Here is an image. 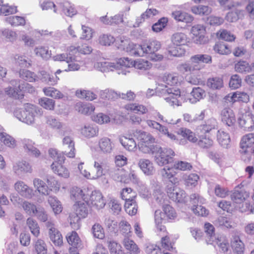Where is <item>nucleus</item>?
<instances>
[{
  "label": "nucleus",
  "mask_w": 254,
  "mask_h": 254,
  "mask_svg": "<svg viewBox=\"0 0 254 254\" xmlns=\"http://www.w3.org/2000/svg\"><path fill=\"white\" fill-rule=\"evenodd\" d=\"M130 48V54L136 56L143 57L147 55L150 60L154 62L161 61L163 59L162 55L156 54L161 48L160 42L157 40H152L142 45L128 44Z\"/></svg>",
  "instance_id": "obj_1"
},
{
  "label": "nucleus",
  "mask_w": 254,
  "mask_h": 254,
  "mask_svg": "<svg viewBox=\"0 0 254 254\" xmlns=\"http://www.w3.org/2000/svg\"><path fill=\"white\" fill-rule=\"evenodd\" d=\"M43 114L41 109L29 103L25 104L23 108L16 109L13 112L19 121L29 125L34 124L36 118L42 116Z\"/></svg>",
  "instance_id": "obj_2"
},
{
  "label": "nucleus",
  "mask_w": 254,
  "mask_h": 254,
  "mask_svg": "<svg viewBox=\"0 0 254 254\" xmlns=\"http://www.w3.org/2000/svg\"><path fill=\"white\" fill-rule=\"evenodd\" d=\"M150 154L154 156L155 162L160 166L172 162L175 155L171 148H162L159 145H155Z\"/></svg>",
  "instance_id": "obj_3"
},
{
  "label": "nucleus",
  "mask_w": 254,
  "mask_h": 254,
  "mask_svg": "<svg viewBox=\"0 0 254 254\" xmlns=\"http://www.w3.org/2000/svg\"><path fill=\"white\" fill-rule=\"evenodd\" d=\"M136 134L139 150L144 153H150L156 145L151 144L155 142V138L150 133L141 130L136 132Z\"/></svg>",
  "instance_id": "obj_4"
},
{
  "label": "nucleus",
  "mask_w": 254,
  "mask_h": 254,
  "mask_svg": "<svg viewBox=\"0 0 254 254\" xmlns=\"http://www.w3.org/2000/svg\"><path fill=\"white\" fill-rule=\"evenodd\" d=\"M240 152L243 155H246V158L242 159L246 161L249 160L252 154L254 155V133H250L244 135L240 142Z\"/></svg>",
  "instance_id": "obj_5"
},
{
  "label": "nucleus",
  "mask_w": 254,
  "mask_h": 254,
  "mask_svg": "<svg viewBox=\"0 0 254 254\" xmlns=\"http://www.w3.org/2000/svg\"><path fill=\"white\" fill-rule=\"evenodd\" d=\"M190 202L192 204L191 210L198 216H206L209 211L201 204L205 202V199L197 193H193L190 195Z\"/></svg>",
  "instance_id": "obj_6"
},
{
  "label": "nucleus",
  "mask_w": 254,
  "mask_h": 254,
  "mask_svg": "<svg viewBox=\"0 0 254 254\" xmlns=\"http://www.w3.org/2000/svg\"><path fill=\"white\" fill-rule=\"evenodd\" d=\"M162 93L167 96L164 97L165 100L171 106H181L184 100L183 97L181 95L180 90L167 88L162 90Z\"/></svg>",
  "instance_id": "obj_7"
},
{
  "label": "nucleus",
  "mask_w": 254,
  "mask_h": 254,
  "mask_svg": "<svg viewBox=\"0 0 254 254\" xmlns=\"http://www.w3.org/2000/svg\"><path fill=\"white\" fill-rule=\"evenodd\" d=\"M168 185L167 187V192L170 198L177 202H185L187 197L185 191L178 188H176L173 184Z\"/></svg>",
  "instance_id": "obj_8"
},
{
  "label": "nucleus",
  "mask_w": 254,
  "mask_h": 254,
  "mask_svg": "<svg viewBox=\"0 0 254 254\" xmlns=\"http://www.w3.org/2000/svg\"><path fill=\"white\" fill-rule=\"evenodd\" d=\"M10 86L4 89L5 93L10 97L19 99L20 92L24 88L22 82L19 79H13L9 81Z\"/></svg>",
  "instance_id": "obj_9"
},
{
  "label": "nucleus",
  "mask_w": 254,
  "mask_h": 254,
  "mask_svg": "<svg viewBox=\"0 0 254 254\" xmlns=\"http://www.w3.org/2000/svg\"><path fill=\"white\" fill-rule=\"evenodd\" d=\"M85 202L88 204V205H91L97 209L103 208L106 204L102 193L98 190L92 191L90 193H89L88 201H85Z\"/></svg>",
  "instance_id": "obj_10"
},
{
  "label": "nucleus",
  "mask_w": 254,
  "mask_h": 254,
  "mask_svg": "<svg viewBox=\"0 0 254 254\" xmlns=\"http://www.w3.org/2000/svg\"><path fill=\"white\" fill-rule=\"evenodd\" d=\"M193 56L190 58L189 62L182 64L179 65V69L183 72H189L191 74L196 73L203 67V65L197 63Z\"/></svg>",
  "instance_id": "obj_11"
},
{
  "label": "nucleus",
  "mask_w": 254,
  "mask_h": 254,
  "mask_svg": "<svg viewBox=\"0 0 254 254\" xmlns=\"http://www.w3.org/2000/svg\"><path fill=\"white\" fill-rule=\"evenodd\" d=\"M191 32L193 35V40L197 44H204L207 42L208 38L205 36V28L202 25H196L192 27Z\"/></svg>",
  "instance_id": "obj_12"
},
{
  "label": "nucleus",
  "mask_w": 254,
  "mask_h": 254,
  "mask_svg": "<svg viewBox=\"0 0 254 254\" xmlns=\"http://www.w3.org/2000/svg\"><path fill=\"white\" fill-rule=\"evenodd\" d=\"M46 226L48 229V234L51 241L56 246L63 244V237L60 231L55 227L54 223L51 221H48Z\"/></svg>",
  "instance_id": "obj_13"
},
{
  "label": "nucleus",
  "mask_w": 254,
  "mask_h": 254,
  "mask_svg": "<svg viewBox=\"0 0 254 254\" xmlns=\"http://www.w3.org/2000/svg\"><path fill=\"white\" fill-rule=\"evenodd\" d=\"M66 239L69 245L71 246L69 248L70 253L82 248L81 241L75 231H73L68 233L66 236Z\"/></svg>",
  "instance_id": "obj_14"
},
{
  "label": "nucleus",
  "mask_w": 254,
  "mask_h": 254,
  "mask_svg": "<svg viewBox=\"0 0 254 254\" xmlns=\"http://www.w3.org/2000/svg\"><path fill=\"white\" fill-rule=\"evenodd\" d=\"M14 189L20 195L26 198H31L34 195L33 189L23 181H17L14 184Z\"/></svg>",
  "instance_id": "obj_15"
},
{
  "label": "nucleus",
  "mask_w": 254,
  "mask_h": 254,
  "mask_svg": "<svg viewBox=\"0 0 254 254\" xmlns=\"http://www.w3.org/2000/svg\"><path fill=\"white\" fill-rule=\"evenodd\" d=\"M238 123L240 126L245 130H252L254 129V117L250 114L242 115L238 118Z\"/></svg>",
  "instance_id": "obj_16"
},
{
  "label": "nucleus",
  "mask_w": 254,
  "mask_h": 254,
  "mask_svg": "<svg viewBox=\"0 0 254 254\" xmlns=\"http://www.w3.org/2000/svg\"><path fill=\"white\" fill-rule=\"evenodd\" d=\"M21 141L24 151L28 154L35 157L40 155V151L34 146L35 143L32 140L24 138Z\"/></svg>",
  "instance_id": "obj_17"
},
{
  "label": "nucleus",
  "mask_w": 254,
  "mask_h": 254,
  "mask_svg": "<svg viewBox=\"0 0 254 254\" xmlns=\"http://www.w3.org/2000/svg\"><path fill=\"white\" fill-rule=\"evenodd\" d=\"M231 197L235 203H241L249 197V193L243 189L237 187L233 190Z\"/></svg>",
  "instance_id": "obj_18"
},
{
  "label": "nucleus",
  "mask_w": 254,
  "mask_h": 254,
  "mask_svg": "<svg viewBox=\"0 0 254 254\" xmlns=\"http://www.w3.org/2000/svg\"><path fill=\"white\" fill-rule=\"evenodd\" d=\"M63 145L66 149L64 154L69 158H73L75 153L74 142L72 138L70 136H65L63 139Z\"/></svg>",
  "instance_id": "obj_19"
},
{
  "label": "nucleus",
  "mask_w": 254,
  "mask_h": 254,
  "mask_svg": "<svg viewBox=\"0 0 254 254\" xmlns=\"http://www.w3.org/2000/svg\"><path fill=\"white\" fill-rule=\"evenodd\" d=\"M221 116L222 121L229 127L233 126L236 122L235 114L230 108H226L222 110Z\"/></svg>",
  "instance_id": "obj_20"
},
{
  "label": "nucleus",
  "mask_w": 254,
  "mask_h": 254,
  "mask_svg": "<svg viewBox=\"0 0 254 254\" xmlns=\"http://www.w3.org/2000/svg\"><path fill=\"white\" fill-rule=\"evenodd\" d=\"M98 146L100 151L103 154L111 153L114 147V145L111 140L107 137H104L99 140Z\"/></svg>",
  "instance_id": "obj_21"
},
{
  "label": "nucleus",
  "mask_w": 254,
  "mask_h": 254,
  "mask_svg": "<svg viewBox=\"0 0 254 254\" xmlns=\"http://www.w3.org/2000/svg\"><path fill=\"white\" fill-rule=\"evenodd\" d=\"M216 138L218 142L222 147L225 148L230 147L231 139L228 133L223 129H219L217 131Z\"/></svg>",
  "instance_id": "obj_22"
},
{
  "label": "nucleus",
  "mask_w": 254,
  "mask_h": 254,
  "mask_svg": "<svg viewBox=\"0 0 254 254\" xmlns=\"http://www.w3.org/2000/svg\"><path fill=\"white\" fill-rule=\"evenodd\" d=\"M71 198L73 200L82 199L83 200L88 201L89 196V191L84 190H82L78 187H73L70 191Z\"/></svg>",
  "instance_id": "obj_23"
},
{
  "label": "nucleus",
  "mask_w": 254,
  "mask_h": 254,
  "mask_svg": "<svg viewBox=\"0 0 254 254\" xmlns=\"http://www.w3.org/2000/svg\"><path fill=\"white\" fill-rule=\"evenodd\" d=\"M138 165L146 175H152L155 172L153 163L149 159L144 158L139 159Z\"/></svg>",
  "instance_id": "obj_24"
},
{
  "label": "nucleus",
  "mask_w": 254,
  "mask_h": 254,
  "mask_svg": "<svg viewBox=\"0 0 254 254\" xmlns=\"http://www.w3.org/2000/svg\"><path fill=\"white\" fill-rule=\"evenodd\" d=\"M94 169L92 171V180L98 179L105 175V164L100 161H95Z\"/></svg>",
  "instance_id": "obj_25"
},
{
  "label": "nucleus",
  "mask_w": 254,
  "mask_h": 254,
  "mask_svg": "<svg viewBox=\"0 0 254 254\" xmlns=\"http://www.w3.org/2000/svg\"><path fill=\"white\" fill-rule=\"evenodd\" d=\"M13 171L18 175L23 173H30L32 171L31 165L25 161H21L16 163L13 167Z\"/></svg>",
  "instance_id": "obj_26"
},
{
  "label": "nucleus",
  "mask_w": 254,
  "mask_h": 254,
  "mask_svg": "<svg viewBox=\"0 0 254 254\" xmlns=\"http://www.w3.org/2000/svg\"><path fill=\"white\" fill-rule=\"evenodd\" d=\"M63 162H54L51 165V168L53 172L58 174L59 176L67 178L69 176L68 170L64 167L62 163Z\"/></svg>",
  "instance_id": "obj_27"
},
{
  "label": "nucleus",
  "mask_w": 254,
  "mask_h": 254,
  "mask_svg": "<svg viewBox=\"0 0 254 254\" xmlns=\"http://www.w3.org/2000/svg\"><path fill=\"white\" fill-rule=\"evenodd\" d=\"M98 128L90 125H85L80 129V133L84 137L90 138L96 136L98 134Z\"/></svg>",
  "instance_id": "obj_28"
},
{
  "label": "nucleus",
  "mask_w": 254,
  "mask_h": 254,
  "mask_svg": "<svg viewBox=\"0 0 254 254\" xmlns=\"http://www.w3.org/2000/svg\"><path fill=\"white\" fill-rule=\"evenodd\" d=\"M171 15L176 21L186 23H190L193 19L191 15L181 10H175L172 12Z\"/></svg>",
  "instance_id": "obj_29"
},
{
  "label": "nucleus",
  "mask_w": 254,
  "mask_h": 254,
  "mask_svg": "<svg viewBox=\"0 0 254 254\" xmlns=\"http://www.w3.org/2000/svg\"><path fill=\"white\" fill-rule=\"evenodd\" d=\"M158 13V11L155 8H148L140 16L136 19L135 25L139 26V24L144 22L146 19L152 18Z\"/></svg>",
  "instance_id": "obj_30"
},
{
  "label": "nucleus",
  "mask_w": 254,
  "mask_h": 254,
  "mask_svg": "<svg viewBox=\"0 0 254 254\" xmlns=\"http://www.w3.org/2000/svg\"><path fill=\"white\" fill-rule=\"evenodd\" d=\"M59 7L66 16L72 17L77 13V10L74 5L68 1L59 4Z\"/></svg>",
  "instance_id": "obj_31"
},
{
  "label": "nucleus",
  "mask_w": 254,
  "mask_h": 254,
  "mask_svg": "<svg viewBox=\"0 0 254 254\" xmlns=\"http://www.w3.org/2000/svg\"><path fill=\"white\" fill-rule=\"evenodd\" d=\"M33 186L36 190L43 195H49L51 190L48 189L45 183L39 178H35L33 180Z\"/></svg>",
  "instance_id": "obj_32"
},
{
  "label": "nucleus",
  "mask_w": 254,
  "mask_h": 254,
  "mask_svg": "<svg viewBox=\"0 0 254 254\" xmlns=\"http://www.w3.org/2000/svg\"><path fill=\"white\" fill-rule=\"evenodd\" d=\"M244 15V11L239 8H235L229 12L225 16L226 20L229 22H236L238 19L242 18Z\"/></svg>",
  "instance_id": "obj_33"
},
{
  "label": "nucleus",
  "mask_w": 254,
  "mask_h": 254,
  "mask_svg": "<svg viewBox=\"0 0 254 254\" xmlns=\"http://www.w3.org/2000/svg\"><path fill=\"white\" fill-rule=\"evenodd\" d=\"M164 82L171 86L177 85L181 81V77L176 73H166L164 75Z\"/></svg>",
  "instance_id": "obj_34"
},
{
  "label": "nucleus",
  "mask_w": 254,
  "mask_h": 254,
  "mask_svg": "<svg viewBox=\"0 0 254 254\" xmlns=\"http://www.w3.org/2000/svg\"><path fill=\"white\" fill-rule=\"evenodd\" d=\"M123 244L125 248L127 251H129L131 254H138L140 253V249L138 246L129 237H125L124 239Z\"/></svg>",
  "instance_id": "obj_35"
},
{
  "label": "nucleus",
  "mask_w": 254,
  "mask_h": 254,
  "mask_svg": "<svg viewBox=\"0 0 254 254\" xmlns=\"http://www.w3.org/2000/svg\"><path fill=\"white\" fill-rule=\"evenodd\" d=\"M207 86L212 90H219L224 85L223 78L221 77L209 78L206 82Z\"/></svg>",
  "instance_id": "obj_36"
},
{
  "label": "nucleus",
  "mask_w": 254,
  "mask_h": 254,
  "mask_svg": "<svg viewBox=\"0 0 254 254\" xmlns=\"http://www.w3.org/2000/svg\"><path fill=\"white\" fill-rule=\"evenodd\" d=\"M231 246L234 252L237 254H242L244 253V245L238 236L234 235L232 236Z\"/></svg>",
  "instance_id": "obj_37"
},
{
  "label": "nucleus",
  "mask_w": 254,
  "mask_h": 254,
  "mask_svg": "<svg viewBox=\"0 0 254 254\" xmlns=\"http://www.w3.org/2000/svg\"><path fill=\"white\" fill-rule=\"evenodd\" d=\"M87 205H88V204L85 202H78L77 203L75 204L73 206L75 213L81 218L86 217L88 212Z\"/></svg>",
  "instance_id": "obj_38"
},
{
  "label": "nucleus",
  "mask_w": 254,
  "mask_h": 254,
  "mask_svg": "<svg viewBox=\"0 0 254 254\" xmlns=\"http://www.w3.org/2000/svg\"><path fill=\"white\" fill-rule=\"evenodd\" d=\"M125 108L136 114H144L148 112L145 106L136 103H129L125 105Z\"/></svg>",
  "instance_id": "obj_39"
},
{
  "label": "nucleus",
  "mask_w": 254,
  "mask_h": 254,
  "mask_svg": "<svg viewBox=\"0 0 254 254\" xmlns=\"http://www.w3.org/2000/svg\"><path fill=\"white\" fill-rule=\"evenodd\" d=\"M191 11L195 14L207 15L211 13L212 12V9L208 6L199 5L198 6H193L191 7Z\"/></svg>",
  "instance_id": "obj_40"
},
{
  "label": "nucleus",
  "mask_w": 254,
  "mask_h": 254,
  "mask_svg": "<svg viewBox=\"0 0 254 254\" xmlns=\"http://www.w3.org/2000/svg\"><path fill=\"white\" fill-rule=\"evenodd\" d=\"M177 132L178 134L182 135L184 138H186L191 142L194 143L197 140V138L195 136L194 133L189 129L182 127L180 128Z\"/></svg>",
  "instance_id": "obj_41"
},
{
  "label": "nucleus",
  "mask_w": 254,
  "mask_h": 254,
  "mask_svg": "<svg viewBox=\"0 0 254 254\" xmlns=\"http://www.w3.org/2000/svg\"><path fill=\"white\" fill-rule=\"evenodd\" d=\"M45 95L55 99H62L64 94L59 90L52 87H45L43 89Z\"/></svg>",
  "instance_id": "obj_42"
},
{
  "label": "nucleus",
  "mask_w": 254,
  "mask_h": 254,
  "mask_svg": "<svg viewBox=\"0 0 254 254\" xmlns=\"http://www.w3.org/2000/svg\"><path fill=\"white\" fill-rule=\"evenodd\" d=\"M235 70L241 73H247L251 72V65L246 61H240L235 64Z\"/></svg>",
  "instance_id": "obj_43"
},
{
  "label": "nucleus",
  "mask_w": 254,
  "mask_h": 254,
  "mask_svg": "<svg viewBox=\"0 0 254 254\" xmlns=\"http://www.w3.org/2000/svg\"><path fill=\"white\" fill-rule=\"evenodd\" d=\"M19 76L21 78L29 82L36 81L38 78L34 72L24 69L19 71Z\"/></svg>",
  "instance_id": "obj_44"
},
{
  "label": "nucleus",
  "mask_w": 254,
  "mask_h": 254,
  "mask_svg": "<svg viewBox=\"0 0 254 254\" xmlns=\"http://www.w3.org/2000/svg\"><path fill=\"white\" fill-rule=\"evenodd\" d=\"M46 123L49 127L54 129H60L63 127V123L52 116L46 117Z\"/></svg>",
  "instance_id": "obj_45"
},
{
  "label": "nucleus",
  "mask_w": 254,
  "mask_h": 254,
  "mask_svg": "<svg viewBox=\"0 0 254 254\" xmlns=\"http://www.w3.org/2000/svg\"><path fill=\"white\" fill-rule=\"evenodd\" d=\"M26 224L30 229L31 233L35 237L40 234V228L37 221L31 217L28 218L26 220Z\"/></svg>",
  "instance_id": "obj_46"
},
{
  "label": "nucleus",
  "mask_w": 254,
  "mask_h": 254,
  "mask_svg": "<svg viewBox=\"0 0 254 254\" xmlns=\"http://www.w3.org/2000/svg\"><path fill=\"white\" fill-rule=\"evenodd\" d=\"M217 126L216 119L211 118L207 120L204 124L200 126V129L202 133H207Z\"/></svg>",
  "instance_id": "obj_47"
},
{
  "label": "nucleus",
  "mask_w": 254,
  "mask_h": 254,
  "mask_svg": "<svg viewBox=\"0 0 254 254\" xmlns=\"http://www.w3.org/2000/svg\"><path fill=\"white\" fill-rule=\"evenodd\" d=\"M137 205L134 199L127 200L125 203V209L130 215H135L137 211Z\"/></svg>",
  "instance_id": "obj_48"
},
{
  "label": "nucleus",
  "mask_w": 254,
  "mask_h": 254,
  "mask_svg": "<svg viewBox=\"0 0 254 254\" xmlns=\"http://www.w3.org/2000/svg\"><path fill=\"white\" fill-rule=\"evenodd\" d=\"M99 93L100 97L103 99H113L119 98V96L121 95L120 92L117 93L109 89L100 90Z\"/></svg>",
  "instance_id": "obj_49"
},
{
  "label": "nucleus",
  "mask_w": 254,
  "mask_h": 254,
  "mask_svg": "<svg viewBox=\"0 0 254 254\" xmlns=\"http://www.w3.org/2000/svg\"><path fill=\"white\" fill-rule=\"evenodd\" d=\"M76 110L82 114L88 115L94 111L95 108L91 104L77 103L76 105Z\"/></svg>",
  "instance_id": "obj_50"
},
{
  "label": "nucleus",
  "mask_w": 254,
  "mask_h": 254,
  "mask_svg": "<svg viewBox=\"0 0 254 254\" xmlns=\"http://www.w3.org/2000/svg\"><path fill=\"white\" fill-rule=\"evenodd\" d=\"M120 141L122 145L129 151H133L136 147V143L132 138L123 137L120 139Z\"/></svg>",
  "instance_id": "obj_51"
},
{
  "label": "nucleus",
  "mask_w": 254,
  "mask_h": 254,
  "mask_svg": "<svg viewBox=\"0 0 254 254\" xmlns=\"http://www.w3.org/2000/svg\"><path fill=\"white\" fill-rule=\"evenodd\" d=\"M213 50L216 53L220 55H228L231 53V50L228 45L223 42L215 44Z\"/></svg>",
  "instance_id": "obj_52"
},
{
  "label": "nucleus",
  "mask_w": 254,
  "mask_h": 254,
  "mask_svg": "<svg viewBox=\"0 0 254 254\" xmlns=\"http://www.w3.org/2000/svg\"><path fill=\"white\" fill-rule=\"evenodd\" d=\"M39 104L43 108L48 110H54L55 101L52 99L43 97L39 99Z\"/></svg>",
  "instance_id": "obj_53"
},
{
  "label": "nucleus",
  "mask_w": 254,
  "mask_h": 254,
  "mask_svg": "<svg viewBox=\"0 0 254 254\" xmlns=\"http://www.w3.org/2000/svg\"><path fill=\"white\" fill-rule=\"evenodd\" d=\"M15 64L22 67H29L31 65V61L26 56L16 55L14 56Z\"/></svg>",
  "instance_id": "obj_54"
},
{
  "label": "nucleus",
  "mask_w": 254,
  "mask_h": 254,
  "mask_svg": "<svg viewBox=\"0 0 254 254\" xmlns=\"http://www.w3.org/2000/svg\"><path fill=\"white\" fill-rule=\"evenodd\" d=\"M96 66L99 70L103 72H108L110 70L113 71L116 68L115 63L108 62L97 63Z\"/></svg>",
  "instance_id": "obj_55"
},
{
  "label": "nucleus",
  "mask_w": 254,
  "mask_h": 254,
  "mask_svg": "<svg viewBox=\"0 0 254 254\" xmlns=\"http://www.w3.org/2000/svg\"><path fill=\"white\" fill-rule=\"evenodd\" d=\"M187 36L183 33H176L172 37L173 43L178 46L184 45L187 41Z\"/></svg>",
  "instance_id": "obj_56"
},
{
  "label": "nucleus",
  "mask_w": 254,
  "mask_h": 254,
  "mask_svg": "<svg viewBox=\"0 0 254 254\" xmlns=\"http://www.w3.org/2000/svg\"><path fill=\"white\" fill-rule=\"evenodd\" d=\"M6 21L13 26L24 25L25 20L24 17L18 16H11L6 18Z\"/></svg>",
  "instance_id": "obj_57"
},
{
  "label": "nucleus",
  "mask_w": 254,
  "mask_h": 254,
  "mask_svg": "<svg viewBox=\"0 0 254 254\" xmlns=\"http://www.w3.org/2000/svg\"><path fill=\"white\" fill-rule=\"evenodd\" d=\"M0 139L4 145L10 148H14L16 145L14 139L5 132L1 133Z\"/></svg>",
  "instance_id": "obj_58"
},
{
  "label": "nucleus",
  "mask_w": 254,
  "mask_h": 254,
  "mask_svg": "<svg viewBox=\"0 0 254 254\" xmlns=\"http://www.w3.org/2000/svg\"><path fill=\"white\" fill-rule=\"evenodd\" d=\"M22 207L27 214L32 216L36 212L37 209L38 207L34 203L26 200L22 202Z\"/></svg>",
  "instance_id": "obj_59"
},
{
  "label": "nucleus",
  "mask_w": 254,
  "mask_h": 254,
  "mask_svg": "<svg viewBox=\"0 0 254 254\" xmlns=\"http://www.w3.org/2000/svg\"><path fill=\"white\" fill-rule=\"evenodd\" d=\"M76 95L80 98L85 99L87 100L92 101L97 98L95 94L90 91L87 90H77Z\"/></svg>",
  "instance_id": "obj_60"
},
{
  "label": "nucleus",
  "mask_w": 254,
  "mask_h": 254,
  "mask_svg": "<svg viewBox=\"0 0 254 254\" xmlns=\"http://www.w3.org/2000/svg\"><path fill=\"white\" fill-rule=\"evenodd\" d=\"M34 52L36 56H40L43 59H48L51 57V51H49L47 47L41 46L35 48Z\"/></svg>",
  "instance_id": "obj_61"
},
{
  "label": "nucleus",
  "mask_w": 254,
  "mask_h": 254,
  "mask_svg": "<svg viewBox=\"0 0 254 254\" xmlns=\"http://www.w3.org/2000/svg\"><path fill=\"white\" fill-rule=\"evenodd\" d=\"M133 66L138 69L145 70L151 67V64L147 61L139 59L133 62Z\"/></svg>",
  "instance_id": "obj_62"
},
{
  "label": "nucleus",
  "mask_w": 254,
  "mask_h": 254,
  "mask_svg": "<svg viewBox=\"0 0 254 254\" xmlns=\"http://www.w3.org/2000/svg\"><path fill=\"white\" fill-rule=\"evenodd\" d=\"M217 35L220 38L229 42L233 41L236 38L233 34L225 29H222L218 31Z\"/></svg>",
  "instance_id": "obj_63"
},
{
  "label": "nucleus",
  "mask_w": 254,
  "mask_h": 254,
  "mask_svg": "<svg viewBox=\"0 0 254 254\" xmlns=\"http://www.w3.org/2000/svg\"><path fill=\"white\" fill-rule=\"evenodd\" d=\"M121 197L125 201L134 199L135 197V192L132 191L130 188H127L123 189L121 194Z\"/></svg>",
  "instance_id": "obj_64"
}]
</instances>
